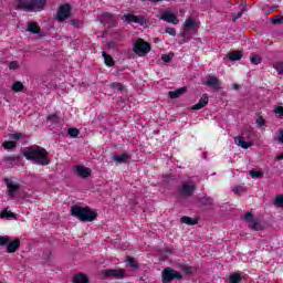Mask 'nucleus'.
<instances>
[{"label": "nucleus", "mask_w": 283, "mask_h": 283, "mask_svg": "<svg viewBox=\"0 0 283 283\" xmlns=\"http://www.w3.org/2000/svg\"><path fill=\"white\" fill-rule=\"evenodd\" d=\"M23 156L27 160L35 163V165H41L42 167L50 165V154L45 148L39 145H32L24 148Z\"/></svg>", "instance_id": "nucleus-1"}, {"label": "nucleus", "mask_w": 283, "mask_h": 283, "mask_svg": "<svg viewBox=\"0 0 283 283\" xmlns=\"http://www.w3.org/2000/svg\"><path fill=\"white\" fill-rule=\"evenodd\" d=\"M45 6H48L45 0H17L13 2L14 10L23 12H41L45 10Z\"/></svg>", "instance_id": "nucleus-2"}, {"label": "nucleus", "mask_w": 283, "mask_h": 283, "mask_svg": "<svg viewBox=\"0 0 283 283\" xmlns=\"http://www.w3.org/2000/svg\"><path fill=\"white\" fill-rule=\"evenodd\" d=\"M71 216L77 218L80 222H94L98 218V212L90 207L72 206Z\"/></svg>", "instance_id": "nucleus-3"}, {"label": "nucleus", "mask_w": 283, "mask_h": 283, "mask_svg": "<svg viewBox=\"0 0 283 283\" xmlns=\"http://www.w3.org/2000/svg\"><path fill=\"white\" fill-rule=\"evenodd\" d=\"M196 182H193L192 180L184 181L177 189V195L180 198H191V196H193V193L196 192Z\"/></svg>", "instance_id": "nucleus-4"}, {"label": "nucleus", "mask_w": 283, "mask_h": 283, "mask_svg": "<svg viewBox=\"0 0 283 283\" xmlns=\"http://www.w3.org/2000/svg\"><path fill=\"white\" fill-rule=\"evenodd\" d=\"M133 52H135L137 56H147V54L151 52V45L145 40L138 38L133 46Z\"/></svg>", "instance_id": "nucleus-5"}, {"label": "nucleus", "mask_w": 283, "mask_h": 283, "mask_svg": "<svg viewBox=\"0 0 283 283\" xmlns=\"http://www.w3.org/2000/svg\"><path fill=\"white\" fill-rule=\"evenodd\" d=\"M174 280H182V274L171 268H165L161 272V282L170 283Z\"/></svg>", "instance_id": "nucleus-6"}, {"label": "nucleus", "mask_w": 283, "mask_h": 283, "mask_svg": "<svg viewBox=\"0 0 283 283\" xmlns=\"http://www.w3.org/2000/svg\"><path fill=\"white\" fill-rule=\"evenodd\" d=\"M102 280H120V277H125V270L118 269H107L101 271Z\"/></svg>", "instance_id": "nucleus-7"}, {"label": "nucleus", "mask_w": 283, "mask_h": 283, "mask_svg": "<svg viewBox=\"0 0 283 283\" xmlns=\"http://www.w3.org/2000/svg\"><path fill=\"white\" fill-rule=\"evenodd\" d=\"M244 220L245 222H250L249 229H252V231H262V223L259 221V219L253 218V213L247 212Z\"/></svg>", "instance_id": "nucleus-8"}, {"label": "nucleus", "mask_w": 283, "mask_h": 283, "mask_svg": "<svg viewBox=\"0 0 283 283\" xmlns=\"http://www.w3.org/2000/svg\"><path fill=\"white\" fill-rule=\"evenodd\" d=\"M123 20L126 21V23H139V25H145L147 23L145 15H135L132 13H125Z\"/></svg>", "instance_id": "nucleus-9"}, {"label": "nucleus", "mask_w": 283, "mask_h": 283, "mask_svg": "<svg viewBox=\"0 0 283 283\" xmlns=\"http://www.w3.org/2000/svg\"><path fill=\"white\" fill-rule=\"evenodd\" d=\"M72 12V7L66 3L59 8L57 10V21H65L66 19H70V14Z\"/></svg>", "instance_id": "nucleus-10"}, {"label": "nucleus", "mask_w": 283, "mask_h": 283, "mask_svg": "<svg viewBox=\"0 0 283 283\" xmlns=\"http://www.w3.org/2000/svg\"><path fill=\"white\" fill-rule=\"evenodd\" d=\"M161 21H166V23H172V25H178L180 23V20L178 17L170 11H165L160 15Z\"/></svg>", "instance_id": "nucleus-11"}, {"label": "nucleus", "mask_w": 283, "mask_h": 283, "mask_svg": "<svg viewBox=\"0 0 283 283\" xmlns=\"http://www.w3.org/2000/svg\"><path fill=\"white\" fill-rule=\"evenodd\" d=\"M208 87H212V90H222V82L216 75H209L206 82Z\"/></svg>", "instance_id": "nucleus-12"}, {"label": "nucleus", "mask_w": 283, "mask_h": 283, "mask_svg": "<svg viewBox=\"0 0 283 283\" xmlns=\"http://www.w3.org/2000/svg\"><path fill=\"white\" fill-rule=\"evenodd\" d=\"M74 171L80 178H90V176H92V169L85 166H75Z\"/></svg>", "instance_id": "nucleus-13"}, {"label": "nucleus", "mask_w": 283, "mask_h": 283, "mask_svg": "<svg viewBox=\"0 0 283 283\" xmlns=\"http://www.w3.org/2000/svg\"><path fill=\"white\" fill-rule=\"evenodd\" d=\"M7 253H17V250L21 247V240L15 239L7 243Z\"/></svg>", "instance_id": "nucleus-14"}, {"label": "nucleus", "mask_w": 283, "mask_h": 283, "mask_svg": "<svg viewBox=\"0 0 283 283\" xmlns=\"http://www.w3.org/2000/svg\"><path fill=\"white\" fill-rule=\"evenodd\" d=\"M4 182L9 189V195L14 196L19 189H21V185H13L12 180L10 179H4Z\"/></svg>", "instance_id": "nucleus-15"}, {"label": "nucleus", "mask_w": 283, "mask_h": 283, "mask_svg": "<svg viewBox=\"0 0 283 283\" xmlns=\"http://www.w3.org/2000/svg\"><path fill=\"white\" fill-rule=\"evenodd\" d=\"M207 105H209V96L207 94H203L199 103L192 106V109H202V107H207Z\"/></svg>", "instance_id": "nucleus-16"}, {"label": "nucleus", "mask_w": 283, "mask_h": 283, "mask_svg": "<svg viewBox=\"0 0 283 283\" xmlns=\"http://www.w3.org/2000/svg\"><path fill=\"white\" fill-rule=\"evenodd\" d=\"M234 143H235V145H238V147H242V149H249V147L253 146V143L244 142V139L242 137H235Z\"/></svg>", "instance_id": "nucleus-17"}, {"label": "nucleus", "mask_w": 283, "mask_h": 283, "mask_svg": "<svg viewBox=\"0 0 283 283\" xmlns=\"http://www.w3.org/2000/svg\"><path fill=\"white\" fill-rule=\"evenodd\" d=\"M73 283H90V279L85 273L80 272L73 276Z\"/></svg>", "instance_id": "nucleus-18"}, {"label": "nucleus", "mask_w": 283, "mask_h": 283, "mask_svg": "<svg viewBox=\"0 0 283 283\" xmlns=\"http://www.w3.org/2000/svg\"><path fill=\"white\" fill-rule=\"evenodd\" d=\"M27 30L28 32H32V34H39V32H41V27L34 21H29Z\"/></svg>", "instance_id": "nucleus-19"}, {"label": "nucleus", "mask_w": 283, "mask_h": 283, "mask_svg": "<svg viewBox=\"0 0 283 283\" xmlns=\"http://www.w3.org/2000/svg\"><path fill=\"white\" fill-rule=\"evenodd\" d=\"M186 92H187V87H181L176 91H170L168 95H169V98L176 99V98H180V96H182V94H185Z\"/></svg>", "instance_id": "nucleus-20"}, {"label": "nucleus", "mask_w": 283, "mask_h": 283, "mask_svg": "<svg viewBox=\"0 0 283 283\" xmlns=\"http://www.w3.org/2000/svg\"><path fill=\"white\" fill-rule=\"evenodd\" d=\"M102 56L104 57L105 65H107L108 67H114V65H116V61H114V57L107 54V52L103 51Z\"/></svg>", "instance_id": "nucleus-21"}, {"label": "nucleus", "mask_w": 283, "mask_h": 283, "mask_svg": "<svg viewBox=\"0 0 283 283\" xmlns=\"http://www.w3.org/2000/svg\"><path fill=\"white\" fill-rule=\"evenodd\" d=\"M180 222H182V224H188L189 227H193V226L198 224V219H193L191 217L184 216L180 218Z\"/></svg>", "instance_id": "nucleus-22"}, {"label": "nucleus", "mask_w": 283, "mask_h": 283, "mask_svg": "<svg viewBox=\"0 0 283 283\" xmlns=\"http://www.w3.org/2000/svg\"><path fill=\"white\" fill-rule=\"evenodd\" d=\"M229 61H240L242 59V51H232L227 54Z\"/></svg>", "instance_id": "nucleus-23"}, {"label": "nucleus", "mask_w": 283, "mask_h": 283, "mask_svg": "<svg viewBox=\"0 0 283 283\" xmlns=\"http://www.w3.org/2000/svg\"><path fill=\"white\" fill-rule=\"evenodd\" d=\"M130 156L127 153H124L122 155H114L113 159L115 163H127L129 160Z\"/></svg>", "instance_id": "nucleus-24"}, {"label": "nucleus", "mask_w": 283, "mask_h": 283, "mask_svg": "<svg viewBox=\"0 0 283 283\" xmlns=\"http://www.w3.org/2000/svg\"><path fill=\"white\" fill-rule=\"evenodd\" d=\"M200 205L203 207H213V199L211 197L205 196L199 199Z\"/></svg>", "instance_id": "nucleus-25"}, {"label": "nucleus", "mask_w": 283, "mask_h": 283, "mask_svg": "<svg viewBox=\"0 0 283 283\" xmlns=\"http://www.w3.org/2000/svg\"><path fill=\"white\" fill-rule=\"evenodd\" d=\"M229 282L230 283H241L242 275L240 274V272H235V273L231 274L229 277Z\"/></svg>", "instance_id": "nucleus-26"}, {"label": "nucleus", "mask_w": 283, "mask_h": 283, "mask_svg": "<svg viewBox=\"0 0 283 283\" xmlns=\"http://www.w3.org/2000/svg\"><path fill=\"white\" fill-rule=\"evenodd\" d=\"M196 28V20L188 18L184 24V30H193Z\"/></svg>", "instance_id": "nucleus-27"}, {"label": "nucleus", "mask_w": 283, "mask_h": 283, "mask_svg": "<svg viewBox=\"0 0 283 283\" xmlns=\"http://www.w3.org/2000/svg\"><path fill=\"white\" fill-rule=\"evenodd\" d=\"M23 90H25V86L23 85V83H21V82L13 83V85H12L13 92H23Z\"/></svg>", "instance_id": "nucleus-28"}, {"label": "nucleus", "mask_w": 283, "mask_h": 283, "mask_svg": "<svg viewBox=\"0 0 283 283\" xmlns=\"http://www.w3.org/2000/svg\"><path fill=\"white\" fill-rule=\"evenodd\" d=\"M126 262L132 266V269H138V261L134 259L133 256H127Z\"/></svg>", "instance_id": "nucleus-29"}, {"label": "nucleus", "mask_w": 283, "mask_h": 283, "mask_svg": "<svg viewBox=\"0 0 283 283\" xmlns=\"http://www.w3.org/2000/svg\"><path fill=\"white\" fill-rule=\"evenodd\" d=\"M2 147L4 149H17V143L15 142H4L2 143Z\"/></svg>", "instance_id": "nucleus-30"}, {"label": "nucleus", "mask_w": 283, "mask_h": 283, "mask_svg": "<svg viewBox=\"0 0 283 283\" xmlns=\"http://www.w3.org/2000/svg\"><path fill=\"white\" fill-rule=\"evenodd\" d=\"M274 207L283 209V195H277L274 199Z\"/></svg>", "instance_id": "nucleus-31"}, {"label": "nucleus", "mask_w": 283, "mask_h": 283, "mask_svg": "<svg viewBox=\"0 0 283 283\" xmlns=\"http://www.w3.org/2000/svg\"><path fill=\"white\" fill-rule=\"evenodd\" d=\"M17 214L14 212H10L8 211V209H4L1 213H0V218H15Z\"/></svg>", "instance_id": "nucleus-32"}, {"label": "nucleus", "mask_w": 283, "mask_h": 283, "mask_svg": "<svg viewBox=\"0 0 283 283\" xmlns=\"http://www.w3.org/2000/svg\"><path fill=\"white\" fill-rule=\"evenodd\" d=\"M67 134L71 138H78V134H81V132H78L77 128H69Z\"/></svg>", "instance_id": "nucleus-33"}, {"label": "nucleus", "mask_w": 283, "mask_h": 283, "mask_svg": "<svg viewBox=\"0 0 283 283\" xmlns=\"http://www.w3.org/2000/svg\"><path fill=\"white\" fill-rule=\"evenodd\" d=\"M252 65H260V63H262V57L260 55H253L250 59Z\"/></svg>", "instance_id": "nucleus-34"}, {"label": "nucleus", "mask_w": 283, "mask_h": 283, "mask_svg": "<svg viewBox=\"0 0 283 283\" xmlns=\"http://www.w3.org/2000/svg\"><path fill=\"white\" fill-rule=\"evenodd\" d=\"M251 178H264V172L258 170L250 171Z\"/></svg>", "instance_id": "nucleus-35"}, {"label": "nucleus", "mask_w": 283, "mask_h": 283, "mask_svg": "<svg viewBox=\"0 0 283 283\" xmlns=\"http://www.w3.org/2000/svg\"><path fill=\"white\" fill-rule=\"evenodd\" d=\"M272 23L274 25H281V23H283V15H276L272 18Z\"/></svg>", "instance_id": "nucleus-36"}, {"label": "nucleus", "mask_w": 283, "mask_h": 283, "mask_svg": "<svg viewBox=\"0 0 283 283\" xmlns=\"http://www.w3.org/2000/svg\"><path fill=\"white\" fill-rule=\"evenodd\" d=\"M10 242V237L8 235H0V247H6Z\"/></svg>", "instance_id": "nucleus-37"}, {"label": "nucleus", "mask_w": 283, "mask_h": 283, "mask_svg": "<svg viewBox=\"0 0 283 283\" xmlns=\"http://www.w3.org/2000/svg\"><path fill=\"white\" fill-rule=\"evenodd\" d=\"M48 120H50V123H53L54 125H56L59 123V115H56V114L49 115Z\"/></svg>", "instance_id": "nucleus-38"}, {"label": "nucleus", "mask_w": 283, "mask_h": 283, "mask_svg": "<svg viewBox=\"0 0 283 283\" xmlns=\"http://www.w3.org/2000/svg\"><path fill=\"white\" fill-rule=\"evenodd\" d=\"M174 59V54H163L161 60L164 63H170V61Z\"/></svg>", "instance_id": "nucleus-39"}, {"label": "nucleus", "mask_w": 283, "mask_h": 283, "mask_svg": "<svg viewBox=\"0 0 283 283\" xmlns=\"http://www.w3.org/2000/svg\"><path fill=\"white\" fill-rule=\"evenodd\" d=\"M17 160H20L19 156H7V157H4L6 163H14Z\"/></svg>", "instance_id": "nucleus-40"}, {"label": "nucleus", "mask_w": 283, "mask_h": 283, "mask_svg": "<svg viewBox=\"0 0 283 283\" xmlns=\"http://www.w3.org/2000/svg\"><path fill=\"white\" fill-rule=\"evenodd\" d=\"M265 124H266V120L264 119V117L259 115L256 118V125H259L260 127H264Z\"/></svg>", "instance_id": "nucleus-41"}, {"label": "nucleus", "mask_w": 283, "mask_h": 283, "mask_svg": "<svg viewBox=\"0 0 283 283\" xmlns=\"http://www.w3.org/2000/svg\"><path fill=\"white\" fill-rule=\"evenodd\" d=\"M189 30L184 29V32L181 33V36L184 39V43H187V41H190V36H188Z\"/></svg>", "instance_id": "nucleus-42"}, {"label": "nucleus", "mask_w": 283, "mask_h": 283, "mask_svg": "<svg viewBox=\"0 0 283 283\" xmlns=\"http://www.w3.org/2000/svg\"><path fill=\"white\" fill-rule=\"evenodd\" d=\"M274 67L276 69L279 74H283V62H279V63L274 64Z\"/></svg>", "instance_id": "nucleus-43"}, {"label": "nucleus", "mask_w": 283, "mask_h": 283, "mask_svg": "<svg viewBox=\"0 0 283 283\" xmlns=\"http://www.w3.org/2000/svg\"><path fill=\"white\" fill-rule=\"evenodd\" d=\"M10 138H12V140H21V138H23V134L21 133H15V134H12L10 136Z\"/></svg>", "instance_id": "nucleus-44"}, {"label": "nucleus", "mask_w": 283, "mask_h": 283, "mask_svg": "<svg viewBox=\"0 0 283 283\" xmlns=\"http://www.w3.org/2000/svg\"><path fill=\"white\" fill-rule=\"evenodd\" d=\"M166 34H170V36H176V29L175 28H166Z\"/></svg>", "instance_id": "nucleus-45"}, {"label": "nucleus", "mask_w": 283, "mask_h": 283, "mask_svg": "<svg viewBox=\"0 0 283 283\" xmlns=\"http://www.w3.org/2000/svg\"><path fill=\"white\" fill-rule=\"evenodd\" d=\"M9 69H10V70H19V62L12 61V62L9 64Z\"/></svg>", "instance_id": "nucleus-46"}, {"label": "nucleus", "mask_w": 283, "mask_h": 283, "mask_svg": "<svg viewBox=\"0 0 283 283\" xmlns=\"http://www.w3.org/2000/svg\"><path fill=\"white\" fill-rule=\"evenodd\" d=\"M111 87H116L117 90H119V92H123V90H125V87L123 86V84L116 82V83H113L111 85Z\"/></svg>", "instance_id": "nucleus-47"}, {"label": "nucleus", "mask_w": 283, "mask_h": 283, "mask_svg": "<svg viewBox=\"0 0 283 283\" xmlns=\"http://www.w3.org/2000/svg\"><path fill=\"white\" fill-rule=\"evenodd\" d=\"M274 113L279 114L280 118H283V107L282 106H277L276 108H274Z\"/></svg>", "instance_id": "nucleus-48"}, {"label": "nucleus", "mask_w": 283, "mask_h": 283, "mask_svg": "<svg viewBox=\"0 0 283 283\" xmlns=\"http://www.w3.org/2000/svg\"><path fill=\"white\" fill-rule=\"evenodd\" d=\"M185 273H187V275H191V273H193V268L191 266H187L184 269Z\"/></svg>", "instance_id": "nucleus-49"}, {"label": "nucleus", "mask_w": 283, "mask_h": 283, "mask_svg": "<svg viewBox=\"0 0 283 283\" xmlns=\"http://www.w3.org/2000/svg\"><path fill=\"white\" fill-rule=\"evenodd\" d=\"M80 23H81V21H78V20H72L71 21V25H74L75 28H78Z\"/></svg>", "instance_id": "nucleus-50"}, {"label": "nucleus", "mask_w": 283, "mask_h": 283, "mask_svg": "<svg viewBox=\"0 0 283 283\" xmlns=\"http://www.w3.org/2000/svg\"><path fill=\"white\" fill-rule=\"evenodd\" d=\"M280 134H281V136L279 137V143H281L282 145H283V130L281 129L280 130Z\"/></svg>", "instance_id": "nucleus-51"}, {"label": "nucleus", "mask_w": 283, "mask_h": 283, "mask_svg": "<svg viewBox=\"0 0 283 283\" xmlns=\"http://www.w3.org/2000/svg\"><path fill=\"white\" fill-rule=\"evenodd\" d=\"M108 48H116V42H114V41H111V42H108Z\"/></svg>", "instance_id": "nucleus-52"}, {"label": "nucleus", "mask_w": 283, "mask_h": 283, "mask_svg": "<svg viewBox=\"0 0 283 283\" xmlns=\"http://www.w3.org/2000/svg\"><path fill=\"white\" fill-rule=\"evenodd\" d=\"M234 193H240L242 191V187H237L233 189Z\"/></svg>", "instance_id": "nucleus-53"}, {"label": "nucleus", "mask_w": 283, "mask_h": 283, "mask_svg": "<svg viewBox=\"0 0 283 283\" xmlns=\"http://www.w3.org/2000/svg\"><path fill=\"white\" fill-rule=\"evenodd\" d=\"M104 17H106L107 19H114V15L112 13H105Z\"/></svg>", "instance_id": "nucleus-54"}, {"label": "nucleus", "mask_w": 283, "mask_h": 283, "mask_svg": "<svg viewBox=\"0 0 283 283\" xmlns=\"http://www.w3.org/2000/svg\"><path fill=\"white\" fill-rule=\"evenodd\" d=\"M242 17V12H239L235 18H233V21H237V19H240Z\"/></svg>", "instance_id": "nucleus-55"}, {"label": "nucleus", "mask_w": 283, "mask_h": 283, "mask_svg": "<svg viewBox=\"0 0 283 283\" xmlns=\"http://www.w3.org/2000/svg\"><path fill=\"white\" fill-rule=\"evenodd\" d=\"M233 90H240V85L239 84H233Z\"/></svg>", "instance_id": "nucleus-56"}, {"label": "nucleus", "mask_w": 283, "mask_h": 283, "mask_svg": "<svg viewBox=\"0 0 283 283\" xmlns=\"http://www.w3.org/2000/svg\"><path fill=\"white\" fill-rule=\"evenodd\" d=\"M151 3H159V1H164V0H150Z\"/></svg>", "instance_id": "nucleus-57"}]
</instances>
